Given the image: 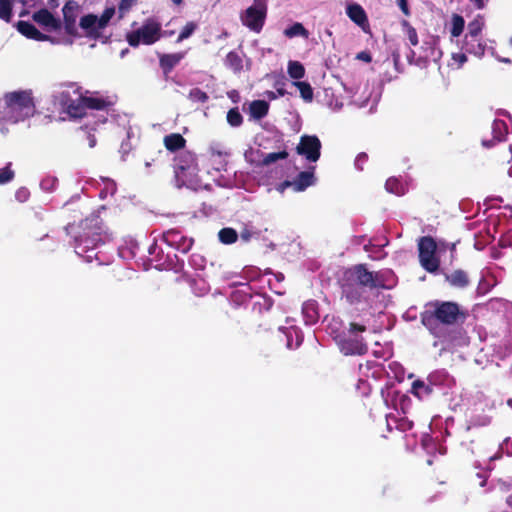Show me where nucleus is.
Instances as JSON below:
<instances>
[{
	"instance_id": "obj_45",
	"label": "nucleus",
	"mask_w": 512,
	"mask_h": 512,
	"mask_svg": "<svg viewBox=\"0 0 512 512\" xmlns=\"http://www.w3.org/2000/svg\"><path fill=\"white\" fill-rule=\"evenodd\" d=\"M141 259L143 260L144 269L148 270L150 265H154L155 268H159V266L162 265L160 263V261L163 258L155 257V258H141Z\"/></svg>"
},
{
	"instance_id": "obj_33",
	"label": "nucleus",
	"mask_w": 512,
	"mask_h": 512,
	"mask_svg": "<svg viewBox=\"0 0 512 512\" xmlns=\"http://www.w3.org/2000/svg\"><path fill=\"white\" fill-rule=\"evenodd\" d=\"M385 188L388 192L401 196L404 194V187L397 178H389L386 180Z\"/></svg>"
},
{
	"instance_id": "obj_44",
	"label": "nucleus",
	"mask_w": 512,
	"mask_h": 512,
	"mask_svg": "<svg viewBox=\"0 0 512 512\" xmlns=\"http://www.w3.org/2000/svg\"><path fill=\"white\" fill-rule=\"evenodd\" d=\"M387 243L388 242L386 241L385 244L365 245L364 248H365L366 252L373 253V254L380 255V256H386L387 253L382 254V247L385 246Z\"/></svg>"
},
{
	"instance_id": "obj_23",
	"label": "nucleus",
	"mask_w": 512,
	"mask_h": 512,
	"mask_svg": "<svg viewBox=\"0 0 512 512\" xmlns=\"http://www.w3.org/2000/svg\"><path fill=\"white\" fill-rule=\"evenodd\" d=\"M250 114L254 119L260 120L269 112V104L264 100H254L250 103Z\"/></svg>"
},
{
	"instance_id": "obj_17",
	"label": "nucleus",
	"mask_w": 512,
	"mask_h": 512,
	"mask_svg": "<svg viewBox=\"0 0 512 512\" xmlns=\"http://www.w3.org/2000/svg\"><path fill=\"white\" fill-rule=\"evenodd\" d=\"M186 143V139L180 133H171L163 138L164 147L172 153L184 149Z\"/></svg>"
},
{
	"instance_id": "obj_1",
	"label": "nucleus",
	"mask_w": 512,
	"mask_h": 512,
	"mask_svg": "<svg viewBox=\"0 0 512 512\" xmlns=\"http://www.w3.org/2000/svg\"><path fill=\"white\" fill-rule=\"evenodd\" d=\"M338 283L341 298L350 305L367 302L371 291L385 287L382 273L370 270L367 264H355L345 268Z\"/></svg>"
},
{
	"instance_id": "obj_42",
	"label": "nucleus",
	"mask_w": 512,
	"mask_h": 512,
	"mask_svg": "<svg viewBox=\"0 0 512 512\" xmlns=\"http://www.w3.org/2000/svg\"><path fill=\"white\" fill-rule=\"evenodd\" d=\"M15 177V172L11 169V163H8L3 169L0 170V185H4L12 181Z\"/></svg>"
},
{
	"instance_id": "obj_61",
	"label": "nucleus",
	"mask_w": 512,
	"mask_h": 512,
	"mask_svg": "<svg viewBox=\"0 0 512 512\" xmlns=\"http://www.w3.org/2000/svg\"><path fill=\"white\" fill-rule=\"evenodd\" d=\"M507 404H508L509 406H512V399H509V400L507 401Z\"/></svg>"
},
{
	"instance_id": "obj_2",
	"label": "nucleus",
	"mask_w": 512,
	"mask_h": 512,
	"mask_svg": "<svg viewBox=\"0 0 512 512\" xmlns=\"http://www.w3.org/2000/svg\"><path fill=\"white\" fill-rule=\"evenodd\" d=\"M466 319L460 305L453 301L435 300L428 302L420 313L422 325L441 342H449L452 337L447 328Z\"/></svg>"
},
{
	"instance_id": "obj_27",
	"label": "nucleus",
	"mask_w": 512,
	"mask_h": 512,
	"mask_svg": "<svg viewBox=\"0 0 512 512\" xmlns=\"http://www.w3.org/2000/svg\"><path fill=\"white\" fill-rule=\"evenodd\" d=\"M484 27V19L478 15L474 20L468 24V32L465 36L467 37H481V32Z\"/></svg>"
},
{
	"instance_id": "obj_24",
	"label": "nucleus",
	"mask_w": 512,
	"mask_h": 512,
	"mask_svg": "<svg viewBox=\"0 0 512 512\" xmlns=\"http://www.w3.org/2000/svg\"><path fill=\"white\" fill-rule=\"evenodd\" d=\"M225 65L234 73H240L243 69L242 57L235 51H230L225 58Z\"/></svg>"
},
{
	"instance_id": "obj_64",
	"label": "nucleus",
	"mask_w": 512,
	"mask_h": 512,
	"mask_svg": "<svg viewBox=\"0 0 512 512\" xmlns=\"http://www.w3.org/2000/svg\"><path fill=\"white\" fill-rule=\"evenodd\" d=\"M502 61H503V62H506V63L510 62V60H509V59H503Z\"/></svg>"
},
{
	"instance_id": "obj_37",
	"label": "nucleus",
	"mask_w": 512,
	"mask_h": 512,
	"mask_svg": "<svg viewBox=\"0 0 512 512\" xmlns=\"http://www.w3.org/2000/svg\"><path fill=\"white\" fill-rule=\"evenodd\" d=\"M227 122L232 127H238L243 123V116L237 107L231 108L227 113Z\"/></svg>"
},
{
	"instance_id": "obj_60",
	"label": "nucleus",
	"mask_w": 512,
	"mask_h": 512,
	"mask_svg": "<svg viewBox=\"0 0 512 512\" xmlns=\"http://www.w3.org/2000/svg\"><path fill=\"white\" fill-rule=\"evenodd\" d=\"M507 504H508L509 506H512V496H509V497L507 498Z\"/></svg>"
},
{
	"instance_id": "obj_55",
	"label": "nucleus",
	"mask_w": 512,
	"mask_h": 512,
	"mask_svg": "<svg viewBox=\"0 0 512 512\" xmlns=\"http://www.w3.org/2000/svg\"><path fill=\"white\" fill-rule=\"evenodd\" d=\"M475 4V6L478 8V9H483L485 7V3L486 1L485 0H472Z\"/></svg>"
},
{
	"instance_id": "obj_50",
	"label": "nucleus",
	"mask_w": 512,
	"mask_h": 512,
	"mask_svg": "<svg viewBox=\"0 0 512 512\" xmlns=\"http://www.w3.org/2000/svg\"><path fill=\"white\" fill-rule=\"evenodd\" d=\"M396 1H397V4H398L400 10L402 11V13L405 16H410L411 12H410V8L408 5V1L407 0H396Z\"/></svg>"
},
{
	"instance_id": "obj_39",
	"label": "nucleus",
	"mask_w": 512,
	"mask_h": 512,
	"mask_svg": "<svg viewBox=\"0 0 512 512\" xmlns=\"http://www.w3.org/2000/svg\"><path fill=\"white\" fill-rule=\"evenodd\" d=\"M188 98L193 102L206 103L209 100L208 94L200 88H192L189 91Z\"/></svg>"
},
{
	"instance_id": "obj_14",
	"label": "nucleus",
	"mask_w": 512,
	"mask_h": 512,
	"mask_svg": "<svg viewBox=\"0 0 512 512\" xmlns=\"http://www.w3.org/2000/svg\"><path fill=\"white\" fill-rule=\"evenodd\" d=\"M314 170L315 167H310L308 170L300 172L293 179V190L296 192H302L306 190L309 186H312L316 180Z\"/></svg>"
},
{
	"instance_id": "obj_46",
	"label": "nucleus",
	"mask_w": 512,
	"mask_h": 512,
	"mask_svg": "<svg viewBox=\"0 0 512 512\" xmlns=\"http://www.w3.org/2000/svg\"><path fill=\"white\" fill-rule=\"evenodd\" d=\"M368 161V155L364 152L362 153H359L355 159V166L358 170H363L364 169V165L367 163Z\"/></svg>"
},
{
	"instance_id": "obj_13",
	"label": "nucleus",
	"mask_w": 512,
	"mask_h": 512,
	"mask_svg": "<svg viewBox=\"0 0 512 512\" xmlns=\"http://www.w3.org/2000/svg\"><path fill=\"white\" fill-rule=\"evenodd\" d=\"M508 134V127L503 120H494L492 124V139L491 140H482V145L486 148H491L497 142H502L505 140L506 135Z\"/></svg>"
},
{
	"instance_id": "obj_15",
	"label": "nucleus",
	"mask_w": 512,
	"mask_h": 512,
	"mask_svg": "<svg viewBox=\"0 0 512 512\" xmlns=\"http://www.w3.org/2000/svg\"><path fill=\"white\" fill-rule=\"evenodd\" d=\"M82 102L86 106V110H97V111H105L108 110L112 105L113 101H111L108 97H95V96H86L83 95Z\"/></svg>"
},
{
	"instance_id": "obj_6",
	"label": "nucleus",
	"mask_w": 512,
	"mask_h": 512,
	"mask_svg": "<svg viewBox=\"0 0 512 512\" xmlns=\"http://www.w3.org/2000/svg\"><path fill=\"white\" fill-rule=\"evenodd\" d=\"M321 148V141L316 135L305 134L300 137L296 152L309 162H317L321 156Z\"/></svg>"
},
{
	"instance_id": "obj_35",
	"label": "nucleus",
	"mask_w": 512,
	"mask_h": 512,
	"mask_svg": "<svg viewBox=\"0 0 512 512\" xmlns=\"http://www.w3.org/2000/svg\"><path fill=\"white\" fill-rule=\"evenodd\" d=\"M293 85L299 89L300 95L305 101H308V102L312 101L313 89L309 83L302 82V81H295V82H293Z\"/></svg>"
},
{
	"instance_id": "obj_9",
	"label": "nucleus",
	"mask_w": 512,
	"mask_h": 512,
	"mask_svg": "<svg viewBox=\"0 0 512 512\" xmlns=\"http://www.w3.org/2000/svg\"><path fill=\"white\" fill-rule=\"evenodd\" d=\"M186 52H176V53H163L158 54L159 58V67L162 70L165 76H168L173 69L179 65L182 59L185 57Z\"/></svg>"
},
{
	"instance_id": "obj_31",
	"label": "nucleus",
	"mask_w": 512,
	"mask_h": 512,
	"mask_svg": "<svg viewBox=\"0 0 512 512\" xmlns=\"http://www.w3.org/2000/svg\"><path fill=\"white\" fill-rule=\"evenodd\" d=\"M288 74L292 79L299 80L305 75L304 66L298 61H289Z\"/></svg>"
},
{
	"instance_id": "obj_49",
	"label": "nucleus",
	"mask_w": 512,
	"mask_h": 512,
	"mask_svg": "<svg viewBox=\"0 0 512 512\" xmlns=\"http://www.w3.org/2000/svg\"><path fill=\"white\" fill-rule=\"evenodd\" d=\"M286 90L283 88V87H277V91L273 92V91H268L267 92V97L270 99V100H274L276 99L278 96H284L286 94Z\"/></svg>"
},
{
	"instance_id": "obj_5",
	"label": "nucleus",
	"mask_w": 512,
	"mask_h": 512,
	"mask_svg": "<svg viewBox=\"0 0 512 512\" xmlns=\"http://www.w3.org/2000/svg\"><path fill=\"white\" fill-rule=\"evenodd\" d=\"M162 38L161 23L153 18H147L142 26L126 34V41L131 47H138L140 44L153 45Z\"/></svg>"
},
{
	"instance_id": "obj_51",
	"label": "nucleus",
	"mask_w": 512,
	"mask_h": 512,
	"mask_svg": "<svg viewBox=\"0 0 512 512\" xmlns=\"http://www.w3.org/2000/svg\"><path fill=\"white\" fill-rule=\"evenodd\" d=\"M356 59L370 63L372 61V56L368 51H361L356 55Z\"/></svg>"
},
{
	"instance_id": "obj_20",
	"label": "nucleus",
	"mask_w": 512,
	"mask_h": 512,
	"mask_svg": "<svg viewBox=\"0 0 512 512\" xmlns=\"http://www.w3.org/2000/svg\"><path fill=\"white\" fill-rule=\"evenodd\" d=\"M463 48L467 53L475 56H482L485 52V44L482 42L481 37L465 36Z\"/></svg>"
},
{
	"instance_id": "obj_38",
	"label": "nucleus",
	"mask_w": 512,
	"mask_h": 512,
	"mask_svg": "<svg viewBox=\"0 0 512 512\" xmlns=\"http://www.w3.org/2000/svg\"><path fill=\"white\" fill-rule=\"evenodd\" d=\"M437 252L436 256H442L447 253L453 254L455 252L456 243H449L444 240H437Z\"/></svg>"
},
{
	"instance_id": "obj_12",
	"label": "nucleus",
	"mask_w": 512,
	"mask_h": 512,
	"mask_svg": "<svg viewBox=\"0 0 512 512\" xmlns=\"http://www.w3.org/2000/svg\"><path fill=\"white\" fill-rule=\"evenodd\" d=\"M346 14L350 20L361 27L364 32L369 30L368 17L361 5L357 3L348 5L346 8Z\"/></svg>"
},
{
	"instance_id": "obj_22",
	"label": "nucleus",
	"mask_w": 512,
	"mask_h": 512,
	"mask_svg": "<svg viewBox=\"0 0 512 512\" xmlns=\"http://www.w3.org/2000/svg\"><path fill=\"white\" fill-rule=\"evenodd\" d=\"M83 95L80 94L79 98L74 101H70L68 107L65 109L66 113L71 118H83L86 116V106L82 102Z\"/></svg>"
},
{
	"instance_id": "obj_47",
	"label": "nucleus",
	"mask_w": 512,
	"mask_h": 512,
	"mask_svg": "<svg viewBox=\"0 0 512 512\" xmlns=\"http://www.w3.org/2000/svg\"><path fill=\"white\" fill-rule=\"evenodd\" d=\"M413 426H414L413 422L407 418L399 419L398 425H397L398 429H400L403 432L411 430L413 428Z\"/></svg>"
},
{
	"instance_id": "obj_26",
	"label": "nucleus",
	"mask_w": 512,
	"mask_h": 512,
	"mask_svg": "<svg viewBox=\"0 0 512 512\" xmlns=\"http://www.w3.org/2000/svg\"><path fill=\"white\" fill-rule=\"evenodd\" d=\"M218 238L221 243L229 245L237 241L238 233L233 228L225 227L218 232Z\"/></svg>"
},
{
	"instance_id": "obj_18",
	"label": "nucleus",
	"mask_w": 512,
	"mask_h": 512,
	"mask_svg": "<svg viewBox=\"0 0 512 512\" xmlns=\"http://www.w3.org/2000/svg\"><path fill=\"white\" fill-rule=\"evenodd\" d=\"M98 17L95 14H87L81 17L80 27L85 30L86 36L97 38L99 36V28L97 25Z\"/></svg>"
},
{
	"instance_id": "obj_10",
	"label": "nucleus",
	"mask_w": 512,
	"mask_h": 512,
	"mask_svg": "<svg viewBox=\"0 0 512 512\" xmlns=\"http://www.w3.org/2000/svg\"><path fill=\"white\" fill-rule=\"evenodd\" d=\"M33 20L39 25L57 31L62 27L60 19L55 18L54 15L46 8H42L33 13Z\"/></svg>"
},
{
	"instance_id": "obj_7",
	"label": "nucleus",
	"mask_w": 512,
	"mask_h": 512,
	"mask_svg": "<svg viewBox=\"0 0 512 512\" xmlns=\"http://www.w3.org/2000/svg\"><path fill=\"white\" fill-rule=\"evenodd\" d=\"M266 17V6L259 0L255 1L253 6H250L245 13L244 24L255 32H259Z\"/></svg>"
},
{
	"instance_id": "obj_53",
	"label": "nucleus",
	"mask_w": 512,
	"mask_h": 512,
	"mask_svg": "<svg viewBox=\"0 0 512 512\" xmlns=\"http://www.w3.org/2000/svg\"><path fill=\"white\" fill-rule=\"evenodd\" d=\"M288 187H292L293 188V180L290 181V180H285L283 182H281L278 187H277V190L280 192V193H283Z\"/></svg>"
},
{
	"instance_id": "obj_34",
	"label": "nucleus",
	"mask_w": 512,
	"mask_h": 512,
	"mask_svg": "<svg viewBox=\"0 0 512 512\" xmlns=\"http://www.w3.org/2000/svg\"><path fill=\"white\" fill-rule=\"evenodd\" d=\"M197 28H198V24L196 22H194V21L187 22L184 25V27L182 28V30L180 31L176 42L180 43V42L184 41L185 39H188L189 37H191L193 35V33L197 30Z\"/></svg>"
},
{
	"instance_id": "obj_28",
	"label": "nucleus",
	"mask_w": 512,
	"mask_h": 512,
	"mask_svg": "<svg viewBox=\"0 0 512 512\" xmlns=\"http://www.w3.org/2000/svg\"><path fill=\"white\" fill-rule=\"evenodd\" d=\"M412 392L417 397L427 396L433 392L431 384H427L424 381L417 379L412 383Z\"/></svg>"
},
{
	"instance_id": "obj_25",
	"label": "nucleus",
	"mask_w": 512,
	"mask_h": 512,
	"mask_svg": "<svg viewBox=\"0 0 512 512\" xmlns=\"http://www.w3.org/2000/svg\"><path fill=\"white\" fill-rule=\"evenodd\" d=\"M284 35L287 38L301 36L307 39L309 37V31L302 25V23L296 22L284 30Z\"/></svg>"
},
{
	"instance_id": "obj_63",
	"label": "nucleus",
	"mask_w": 512,
	"mask_h": 512,
	"mask_svg": "<svg viewBox=\"0 0 512 512\" xmlns=\"http://www.w3.org/2000/svg\"><path fill=\"white\" fill-rule=\"evenodd\" d=\"M145 166H146V167L151 166V162H146V163H145Z\"/></svg>"
},
{
	"instance_id": "obj_59",
	"label": "nucleus",
	"mask_w": 512,
	"mask_h": 512,
	"mask_svg": "<svg viewBox=\"0 0 512 512\" xmlns=\"http://www.w3.org/2000/svg\"><path fill=\"white\" fill-rule=\"evenodd\" d=\"M173 2V4H175L176 6H180L182 3H183V0H171Z\"/></svg>"
},
{
	"instance_id": "obj_62",
	"label": "nucleus",
	"mask_w": 512,
	"mask_h": 512,
	"mask_svg": "<svg viewBox=\"0 0 512 512\" xmlns=\"http://www.w3.org/2000/svg\"><path fill=\"white\" fill-rule=\"evenodd\" d=\"M509 453L512 454V441H511V446L509 448Z\"/></svg>"
},
{
	"instance_id": "obj_56",
	"label": "nucleus",
	"mask_w": 512,
	"mask_h": 512,
	"mask_svg": "<svg viewBox=\"0 0 512 512\" xmlns=\"http://www.w3.org/2000/svg\"><path fill=\"white\" fill-rule=\"evenodd\" d=\"M174 35L173 30H162V37H171Z\"/></svg>"
},
{
	"instance_id": "obj_54",
	"label": "nucleus",
	"mask_w": 512,
	"mask_h": 512,
	"mask_svg": "<svg viewBox=\"0 0 512 512\" xmlns=\"http://www.w3.org/2000/svg\"><path fill=\"white\" fill-rule=\"evenodd\" d=\"M453 59L458 61L460 65L467 61V57L464 53L454 54Z\"/></svg>"
},
{
	"instance_id": "obj_48",
	"label": "nucleus",
	"mask_w": 512,
	"mask_h": 512,
	"mask_svg": "<svg viewBox=\"0 0 512 512\" xmlns=\"http://www.w3.org/2000/svg\"><path fill=\"white\" fill-rule=\"evenodd\" d=\"M57 98L59 100V103L63 107H65V109L68 107L70 101H74L73 99H71L69 92L66 91L61 92Z\"/></svg>"
},
{
	"instance_id": "obj_3",
	"label": "nucleus",
	"mask_w": 512,
	"mask_h": 512,
	"mask_svg": "<svg viewBox=\"0 0 512 512\" xmlns=\"http://www.w3.org/2000/svg\"><path fill=\"white\" fill-rule=\"evenodd\" d=\"M366 330L365 325L350 322L347 330L334 337L340 351L346 356L365 355L368 352V345L361 334Z\"/></svg>"
},
{
	"instance_id": "obj_11",
	"label": "nucleus",
	"mask_w": 512,
	"mask_h": 512,
	"mask_svg": "<svg viewBox=\"0 0 512 512\" xmlns=\"http://www.w3.org/2000/svg\"><path fill=\"white\" fill-rule=\"evenodd\" d=\"M17 30L25 37L35 41H50L55 43L53 38L40 32L33 24L28 21L20 20L16 24Z\"/></svg>"
},
{
	"instance_id": "obj_41",
	"label": "nucleus",
	"mask_w": 512,
	"mask_h": 512,
	"mask_svg": "<svg viewBox=\"0 0 512 512\" xmlns=\"http://www.w3.org/2000/svg\"><path fill=\"white\" fill-rule=\"evenodd\" d=\"M421 266L428 272H436L440 266V258H419Z\"/></svg>"
},
{
	"instance_id": "obj_36",
	"label": "nucleus",
	"mask_w": 512,
	"mask_h": 512,
	"mask_svg": "<svg viewBox=\"0 0 512 512\" xmlns=\"http://www.w3.org/2000/svg\"><path fill=\"white\" fill-rule=\"evenodd\" d=\"M289 156L288 152L286 150H282L279 152H272L268 153L264 156L262 160V164L265 166H268L278 160H284L287 159Z\"/></svg>"
},
{
	"instance_id": "obj_21",
	"label": "nucleus",
	"mask_w": 512,
	"mask_h": 512,
	"mask_svg": "<svg viewBox=\"0 0 512 512\" xmlns=\"http://www.w3.org/2000/svg\"><path fill=\"white\" fill-rule=\"evenodd\" d=\"M76 242L77 247H80L82 249V253H85L97 247L98 244L102 242V239L99 233H93L92 236L84 234L80 235L79 238H76Z\"/></svg>"
},
{
	"instance_id": "obj_16",
	"label": "nucleus",
	"mask_w": 512,
	"mask_h": 512,
	"mask_svg": "<svg viewBox=\"0 0 512 512\" xmlns=\"http://www.w3.org/2000/svg\"><path fill=\"white\" fill-rule=\"evenodd\" d=\"M418 256H436L437 240L431 236H422L417 241Z\"/></svg>"
},
{
	"instance_id": "obj_8",
	"label": "nucleus",
	"mask_w": 512,
	"mask_h": 512,
	"mask_svg": "<svg viewBox=\"0 0 512 512\" xmlns=\"http://www.w3.org/2000/svg\"><path fill=\"white\" fill-rule=\"evenodd\" d=\"M79 5L76 1L69 0L62 8L63 22L65 32L72 37L78 36L76 20L78 16Z\"/></svg>"
},
{
	"instance_id": "obj_4",
	"label": "nucleus",
	"mask_w": 512,
	"mask_h": 512,
	"mask_svg": "<svg viewBox=\"0 0 512 512\" xmlns=\"http://www.w3.org/2000/svg\"><path fill=\"white\" fill-rule=\"evenodd\" d=\"M7 115L18 122L29 118L35 113V103L31 90L6 93L4 96Z\"/></svg>"
},
{
	"instance_id": "obj_30",
	"label": "nucleus",
	"mask_w": 512,
	"mask_h": 512,
	"mask_svg": "<svg viewBox=\"0 0 512 512\" xmlns=\"http://www.w3.org/2000/svg\"><path fill=\"white\" fill-rule=\"evenodd\" d=\"M401 27L405 32L410 44L417 46L419 44V38L416 29L407 20L401 21Z\"/></svg>"
},
{
	"instance_id": "obj_43",
	"label": "nucleus",
	"mask_w": 512,
	"mask_h": 512,
	"mask_svg": "<svg viewBox=\"0 0 512 512\" xmlns=\"http://www.w3.org/2000/svg\"><path fill=\"white\" fill-rule=\"evenodd\" d=\"M137 2L138 0H120L118 5L119 17H124Z\"/></svg>"
},
{
	"instance_id": "obj_29",
	"label": "nucleus",
	"mask_w": 512,
	"mask_h": 512,
	"mask_svg": "<svg viewBox=\"0 0 512 512\" xmlns=\"http://www.w3.org/2000/svg\"><path fill=\"white\" fill-rule=\"evenodd\" d=\"M451 24H452L451 30H450L451 36L459 37L462 34L464 27H465L464 18L459 14H453Z\"/></svg>"
},
{
	"instance_id": "obj_57",
	"label": "nucleus",
	"mask_w": 512,
	"mask_h": 512,
	"mask_svg": "<svg viewBox=\"0 0 512 512\" xmlns=\"http://www.w3.org/2000/svg\"><path fill=\"white\" fill-rule=\"evenodd\" d=\"M96 144V138L94 135L89 134V146L94 147Z\"/></svg>"
},
{
	"instance_id": "obj_58",
	"label": "nucleus",
	"mask_w": 512,
	"mask_h": 512,
	"mask_svg": "<svg viewBox=\"0 0 512 512\" xmlns=\"http://www.w3.org/2000/svg\"><path fill=\"white\" fill-rule=\"evenodd\" d=\"M192 244H193V241H192V240H189L188 244H187V245H185V247H183V248L181 249V252H182V253H187V252L189 251L190 247L192 246Z\"/></svg>"
},
{
	"instance_id": "obj_52",
	"label": "nucleus",
	"mask_w": 512,
	"mask_h": 512,
	"mask_svg": "<svg viewBox=\"0 0 512 512\" xmlns=\"http://www.w3.org/2000/svg\"><path fill=\"white\" fill-rule=\"evenodd\" d=\"M252 235L253 232L247 227L243 228L240 232V237L245 242H248L251 239Z\"/></svg>"
},
{
	"instance_id": "obj_40",
	"label": "nucleus",
	"mask_w": 512,
	"mask_h": 512,
	"mask_svg": "<svg viewBox=\"0 0 512 512\" xmlns=\"http://www.w3.org/2000/svg\"><path fill=\"white\" fill-rule=\"evenodd\" d=\"M115 14V9L114 7H108L106 8L103 13L101 14L100 17H98V21H97V25H98V28L101 30V29H104L108 23L110 22V20L112 19V17L114 16Z\"/></svg>"
},
{
	"instance_id": "obj_32",
	"label": "nucleus",
	"mask_w": 512,
	"mask_h": 512,
	"mask_svg": "<svg viewBox=\"0 0 512 512\" xmlns=\"http://www.w3.org/2000/svg\"><path fill=\"white\" fill-rule=\"evenodd\" d=\"M12 0H0V19L9 23L12 19Z\"/></svg>"
},
{
	"instance_id": "obj_19",
	"label": "nucleus",
	"mask_w": 512,
	"mask_h": 512,
	"mask_svg": "<svg viewBox=\"0 0 512 512\" xmlns=\"http://www.w3.org/2000/svg\"><path fill=\"white\" fill-rule=\"evenodd\" d=\"M445 279L449 284L456 288H466L470 280L466 271L457 269L450 274H445Z\"/></svg>"
}]
</instances>
